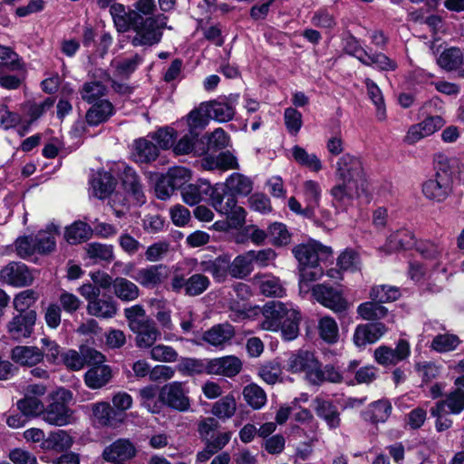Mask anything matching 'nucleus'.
<instances>
[{"label":"nucleus","instance_id":"obj_59","mask_svg":"<svg viewBox=\"0 0 464 464\" xmlns=\"http://www.w3.org/2000/svg\"><path fill=\"white\" fill-rule=\"evenodd\" d=\"M144 58L140 54L121 59L115 63L116 73L121 77H129L143 63Z\"/></svg>","mask_w":464,"mask_h":464},{"label":"nucleus","instance_id":"obj_61","mask_svg":"<svg viewBox=\"0 0 464 464\" xmlns=\"http://www.w3.org/2000/svg\"><path fill=\"white\" fill-rule=\"evenodd\" d=\"M165 178L175 189H182V188L187 186L186 184L191 179V172L185 167H173L169 169Z\"/></svg>","mask_w":464,"mask_h":464},{"label":"nucleus","instance_id":"obj_53","mask_svg":"<svg viewBox=\"0 0 464 464\" xmlns=\"http://www.w3.org/2000/svg\"><path fill=\"white\" fill-rule=\"evenodd\" d=\"M204 105L205 103H202L199 108L192 110L186 119L179 121L180 124H187L191 133H197L198 129H203L208 124V120Z\"/></svg>","mask_w":464,"mask_h":464},{"label":"nucleus","instance_id":"obj_24","mask_svg":"<svg viewBox=\"0 0 464 464\" xmlns=\"http://www.w3.org/2000/svg\"><path fill=\"white\" fill-rule=\"evenodd\" d=\"M417 240L414 234L408 229H399L388 237L382 249L386 252L407 250L415 247Z\"/></svg>","mask_w":464,"mask_h":464},{"label":"nucleus","instance_id":"obj_37","mask_svg":"<svg viewBox=\"0 0 464 464\" xmlns=\"http://www.w3.org/2000/svg\"><path fill=\"white\" fill-rule=\"evenodd\" d=\"M114 112L111 102L108 100H101L93 102V105L86 113V120L91 125H98L107 121Z\"/></svg>","mask_w":464,"mask_h":464},{"label":"nucleus","instance_id":"obj_9","mask_svg":"<svg viewBox=\"0 0 464 464\" xmlns=\"http://www.w3.org/2000/svg\"><path fill=\"white\" fill-rule=\"evenodd\" d=\"M445 124V121L441 116H430L422 121L411 125L405 137L404 141L412 145L420 140L432 135L434 132L441 129Z\"/></svg>","mask_w":464,"mask_h":464},{"label":"nucleus","instance_id":"obj_50","mask_svg":"<svg viewBox=\"0 0 464 464\" xmlns=\"http://www.w3.org/2000/svg\"><path fill=\"white\" fill-rule=\"evenodd\" d=\"M362 63L366 66H372L379 71H394L397 68L396 63L382 53H366Z\"/></svg>","mask_w":464,"mask_h":464},{"label":"nucleus","instance_id":"obj_12","mask_svg":"<svg viewBox=\"0 0 464 464\" xmlns=\"http://www.w3.org/2000/svg\"><path fill=\"white\" fill-rule=\"evenodd\" d=\"M36 322V312L30 310L13 317L7 324V333L13 340L21 341L31 336Z\"/></svg>","mask_w":464,"mask_h":464},{"label":"nucleus","instance_id":"obj_11","mask_svg":"<svg viewBox=\"0 0 464 464\" xmlns=\"http://www.w3.org/2000/svg\"><path fill=\"white\" fill-rule=\"evenodd\" d=\"M312 294L318 303L334 313H342L348 308V303L342 294L331 286L316 285L312 288Z\"/></svg>","mask_w":464,"mask_h":464},{"label":"nucleus","instance_id":"obj_56","mask_svg":"<svg viewBox=\"0 0 464 464\" xmlns=\"http://www.w3.org/2000/svg\"><path fill=\"white\" fill-rule=\"evenodd\" d=\"M237 410V402L232 395H227L218 401L212 407V413L218 419L226 420L231 418Z\"/></svg>","mask_w":464,"mask_h":464},{"label":"nucleus","instance_id":"obj_44","mask_svg":"<svg viewBox=\"0 0 464 464\" xmlns=\"http://www.w3.org/2000/svg\"><path fill=\"white\" fill-rule=\"evenodd\" d=\"M115 295L121 301L130 302L138 298L140 290L131 281L124 277H117L113 281Z\"/></svg>","mask_w":464,"mask_h":464},{"label":"nucleus","instance_id":"obj_8","mask_svg":"<svg viewBox=\"0 0 464 464\" xmlns=\"http://www.w3.org/2000/svg\"><path fill=\"white\" fill-rule=\"evenodd\" d=\"M238 97V94H230L228 97L206 102L205 112L208 118L218 122H227L235 116Z\"/></svg>","mask_w":464,"mask_h":464},{"label":"nucleus","instance_id":"obj_20","mask_svg":"<svg viewBox=\"0 0 464 464\" xmlns=\"http://www.w3.org/2000/svg\"><path fill=\"white\" fill-rule=\"evenodd\" d=\"M89 365L91 368L84 374V382L87 387L92 390L101 389L111 381L112 371L109 365L104 362Z\"/></svg>","mask_w":464,"mask_h":464},{"label":"nucleus","instance_id":"obj_58","mask_svg":"<svg viewBox=\"0 0 464 464\" xmlns=\"http://www.w3.org/2000/svg\"><path fill=\"white\" fill-rule=\"evenodd\" d=\"M17 407L24 415L36 417L42 416L44 405L38 398L25 394L17 401Z\"/></svg>","mask_w":464,"mask_h":464},{"label":"nucleus","instance_id":"obj_41","mask_svg":"<svg viewBox=\"0 0 464 464\" xmlns=\"http://www.w3.org/2000/svg\"><path fill=\"white\" fill-rule=\"evenodd\" d=\"M392 405L388 401H378L372 403L363 411V419L372 423L385 422L392 413Z\"/></svg>","mask_w":464,"mask_h":464},{"label":"nucleus","instance_id":"obj_57","mask_svg":"<svg viewBox=\"0 0 464 464\" xmlns=\"http://www.w3.org/2000/svg\"><path fill=\"white\" fill-rule=\"evenodd\" d=\"M460 343L459 338L451 334L436 335L430 344L432 350L438 353H449L454 351Z\"/></svg>","mask_w":464,"mask_h":464},{"label":"nucleus","instance_id":"obj_34","mask_svg":"<svg viewBox=\"0 0 464 464\" xmlns=\"http://www.w3.org/2000/svg\"><path fill=\"white\" fill-rule=\"evenodd\" d=\"M86 309L90 315L103 319L112 318L118 311L116 302L111 297L107 299L98 297L96 300H91Z\"/></svg>","mask_w":464,"mask_h":464},{"label":"nucleus","instance_id":"obj_29","mask_svg":"<svg viewBox=\"0 0 464 464\" xmlns=\"http://www.w3.org/2000/svg\"><path fill=\"white\" fill-rule=\"evenodd\" d=\"M451 183L447 179H440L437 177L430 179L422 185L424 196L431 200L441 202L447 198L451 191Z\"/></svg>","mask_w":464,"mask_h":464},{"label":"nucleus","instance_id":"obj_26","mask_svg":"<svg viewBox=\"0 0 464 464\" xmlns=\"http://www.w3.org/2000/svg\"><path fill=\"white\" fill-rule=\"evenodd\" d=\"M209 374L233 377L241 368V361L236 356H225L209 360Z\"/></svg>","mask_w":464,"mask_h":464},{"label":"nucleus","instance_id":"obj_28","mask_svg":"<svg viewBox=\"0 0 464 464\" xmlns=\"http://www.w3.org/2000/svg\"><path fill=\"white\" fill-rule=\"evenodd\" d=\"M213 190L208 181L199 180L196 184H188L183 187L181 189V197L186 204L194 206L198 204L207 196H210Z\"/></svg>","mask_w":464,"mask_h":464},{"label":"nucleus","instance_id":"obj_51","mask_svg":"<svg viewBox=\"0 0 464 464\" xmlns=\"http://www.w3.org/2000/svg\"><path fill=\"white\" fill-rule=\"evenodd\" d=\"M320 337L328 343H334L339 338V329L335 320L330 316H324L318 323Z\"/></svg>","mask_w":464,"mask_h":464},{"label":"nucleus","instance_id":"obj_30","mask_svg":"<svg viewBox=\"0 0 464 464\" xmlns=\"http://www.w3.org/2000/svg\"><path fill=\"white\" fill-rule=\"evenodd\" d=\"M11 357L18 364L32 367L44 360V353L36 346H16L12 350Z\"/></svg>","mask_w":464,"mask_h":464},{"label":"nucleus","instance_id":"obj_49","mask_svg":"<svg viewBox=\"0 0 464 464\" xmlns=\"http://www.w3.org/2000/svg\"><path fill=\"white\" fill-rule=\"evenodd\" d=\"M243 396L246 403L254 410L263 408L266 403V393L257 384L250 383L244 387Z\"/></svg>","mask_w":464,"mask_h":464},{"label":"nucleus","instance_id":"obj_52","mask_svg":"<svg viewBox=\"0 0 464 464\" xmlns=\"http://www.w3.org/2000/svg\"><path fill=\"white\" fill-rule=\"evenodd\" d=\"M324 275L318 263L304 266H299V287L301 291H308L309 284L320 279Z\"/></svg>","mask_w":464,"mask_h":464},{"label":"nucleus","instance_id":"obj_7","mask_svg":"<svg viewBox=\"0 0 464 464\" xmlns=\"http://www.w3.org/2000/svg\"><path fill=\"white\" fill-rule=\"evenodd\" d=\"M188 390L185 382H171L161 388V398L164 406H168L178 411H188L190 408V401L188 396Z\"/></svg>","mask_w":464,"mask_h":464},{"label":"nucleus","instance_id":"obj_64","mask_svg":"<svg viewBox=\"0 0 464 464\" xmlns=\"http://www.w3.org/2000/svg\"><path fill=\"white\" fill-rule=\"evenodd\" d=\"M179 368L188 375L209 374V360L185 358L180 362Z\"/></svg>","mask_w":464,"mask_h":464},{"label":"nucleus","instance_id":"obj_22","mask_svg":"<svg viewBox=\"0 0 464 464\" xmlns=\"http://www.w3.org/2000/svg\"><path fill=\"white\" fill-rule=\"evenodd\" d=\"M167 276V267L158 265L139 269L132 278L145 287L153 288L162 283Z\"/></svg>","mask_w":464,"mask_h":464},{"label":"nucleus","instance_id":"obj_1","mask_svg":"<svg viewBox=\"0 0 464 464\" xmlns=\"http://www.w3.org/2000/svg\"><path fill=\"white\" fill-rule=\"evenodd\" d=\"M263 321L260 328L266 331H281L285 341L295 340L299 334L301 314L292 303L271 301L262 308Z\"/></svg>","mask_w":464,"mask_h":464},{"label":"nucleus","instance_id":"obj_2","mask_svg":"<svg viewBox=\"0 0 464 464\" xmlns=\"http://www.w3.org/2000/svg\"><path fill=\"white\" fill-rule=\"evenodd\" d=\"M285 369L291 373H304V380L312 386L319 387L325 382L338 383L342 382V374L332 365L324 368L314 354L308 351L299 350L290 354Z\"/></svg>","mask_w":464,"mask_h":464},{"label":"nucleus","instance_id":"obj_6","mask_svg":"<svg viewBox=\"0 0 464 464\" xmlns=\"http://www.w3.org/2000/svg\"><path fill=\"white\" fill-rule=\"evenodd\" d=\"M292 252L298 261L299 266L317 264L320 260L327 259L333 254L331 247L323 246L314 240L295 246Z\"/></svg>","mask_w":464,"mask_h":464},{"label":"nucleus","instance_id":"obj_36","mask_svg":"<svg viewBox=\"0 0 464 464\" xmlns=\"http://www.w3.org/2000/svg\"><path fill=\"white\" fill-rule=\"evenodd\" d=\"M159 156L158 146L147 139H139L134 142L132 157L135 161L148 163L155 160Z\"/></svg>","mask_w":464,"mask_h":464},{"label":"nucleus","instance_id":"obj_35","mask_svg":"<svg viewBox=\"0 0 464 464\" xmlns=\"http://www.w3.org/2000/svg\"><path fill=\"white\" fill-rule=\"evenodd\" d=\"M115 179L112 175L107 171H98L92 177L91 185L95 197L104 198L108 197L114 189Z\"/></svg>","mask_w":464,"mask_h":464},{"label":"nucleus","instance_id":"obj_47","mask_svg":"<svg viewBox=\"0 0 464 464\" xmlns=\"http://www.w3.org/2000/svg\"><path fill=\"white\" fill-rule=\"evenodd\" d=\"M365 86L367 90V93L372 103L376 107V117L378 121H385L386 115V108L384 104V99L382 96V92L379 86L371 79H365Z\"/></svg>","mask_w":464,"mask_h":464},{"label":"nucleus","instance_id":"obj_18","mask_svg":"<svg viewBox=\"0 0 464 464\" xmlns=\"http://www.w3.org/2000/svg\"><path fill=\"white\" fill-rule=\"evenodd\" d=\"M410 354V345L407 341L400 340L395 349L381 346L374 352L375 360L382 365L396 364Z\"/></svg>","mask_w":464,"mask_h":464},{"label":"nucleus","instance_id":"obj_62","mask_svg":"<svg viewBox=\"0 0 464 464\" xmlns=\"http://www.w3.org/2000/svg\"><path fill=\"white\" fill-rule=\"evenodd\" d=\"M400 295L399 288L390 285H377L372 287L370 292L371 299L380 304L395 301Z\"/></svg>","mask_w":464,"mask_h":464},{"label":"nucleus","instance_id":"obj_4","mask_svg":"<svg viewBox=\"0 0 464 464\" xmlns=\"http://www.w3.org/2000/svg\"><path fill=\"white\" fill-rule=\"evenodd\" d=\"M366 192L365 181L357 182L350 179H337L330 194L336 208L346 210L353 200Z\"/></svg>","mask_w":464,"mask_h":464},{"label":"nucleus","instance_id":"obj_45","mask_svg":"<svg viewBox=\"0 0 464 464\" xmlns=\"http://www.w3.org/2000/svg\"><path fill=\"white\" fill-rule=\"evenodd\" d=\"M92 234V229L88 224L76 221L66 227L64 237L69 244L74 245L88 240Z\"/></svg>","mask_w":464,"mask_h":464},{"label":"nucleus","instance_id":"obj_25","mask_svg":"<svg viewBox=\"0 0 464 464\" xmlns=\"http://www.w3.org/2000/svg\"><path fill=\"white\" fill-rule=\"evenodd\" d=\"M140 406L149 412L160 413L164 408V401L161 398V389L155 385H147L139 391Z\"/></svg>","mask_w":464,"mask_h":464},{"label":"nucleus","instance_id":"obj_16","mask_svg":"<svg viewBox=\"0 0 464 464\" xmlns=\"http://www.w3.org/2000/svg\"><path fill=\"white\" fill-rule=\"evenodd\" d=\"M387 331L382 323L359 324L353 334V343L357 347L376 343Z\"/></svg>","mask_w":464,"mask_h":464},{"label":"nucleus","instance_id":"obj_48","mask_svg":"<svg viewBox=\"0 0 464 464\" xmlns=\"http://www.w3.org/2000/svg\"><path fill=\"white\" fill-rule=\"evenodd\" d=\"M253 271V260L249 252L237 256L230 264L229 274L235 278H245Z\"/></svg>","mask_w":464,"mask_h":464},{"label":"nucleus","instance_id":"obj_33","mask_svg":"<svg viewBox=\"0 0 464 464\" xmlns=\"http://www.w3.org/2000/svg\"><path fill=\"white\" fill-rule=\"evenodd\" d=\"M235 335V329L229 324H219L208 330L203 340L208 343L219 347L229 342Z\"/></svg>","mask_w":464,"mask_h":464},{"label":"nucleus","instance_id":"obj_10","mask_svg":"<svg viewBox=\"0 0 464 464\" xmlns=\"http://www.w3.org/2000/svg\"><path fill=\"white\" fill-rule=\"evenodd\" d=\"M335 177L337 179H350L357 182L365 181L362 160L348 153L343 155L336 162Z\"/></svg>","mask_w":464,"mask_h":464},{"label":"nucleus","instance_id":"obj_31","mask_svg":"<svg viewBox=\"0 0 464 464\" xmlns=\"http://www.w3.org/2000/svg\"><path fill=\"white\" fill-rule=\"evenodd\" d=\"M437 63L445 71L458 72L460 76V71L464 67L463 53L457 47L445 49L438 57Z\"/></svg>","mask_w":464,"mask_h":464},{"label":"nucleus","instance_id":"obj_43","mask_svg":"<svg viewBox=\"0 0 464 464\" xmlns=\"http://www.w3.org/2000/svg\"><path fill=\"white\" fill-rule=\"evenodd\" d=\"M302 195L306 203V210H314L319 207L322 197V188L319 182L313 179L304 181Z\"/></svg>","mask_w":464,"mask_h":464},{"label":"nucleus","instance_id":"obj_27","mask_svg":"<svg viewBox=\"0 0 464 464\" xmlns=\"http://www.w3.org/2000/svg\"><path fill=\"white\" fill-rule=\"evenodd\" d=\"M254 283L259 287L262 295L269 297H283L285 289L281 280L270 274L256 275Z\"/></svg>","mask_w":464,"mask_h":464},{"label":"nucleus","instance_id":"obj_46","mask_svg":"<svg viewBox=\"0 0 464 464\" xmlns=\"http://www.w3.org/2000/svg\"><path fill=\"white\" fill-rule=\"evenodd\" d=\"M357 313L362 319L375 321L384 318L388 314V309L377 301H368L358 305Z\"/></svg>","mask_w":464,"mask_h":464},{"label":"nucleus","instance_id":"obj_3","mask_svg":"<svg viewBox=\"0 0 464 464\" xmlns=\"http://www.w3.org/2000/svg\"><path fill=\"white\" fill-rule=\"evenodd\" d=\"M165 16H158L157 18L141 17L139 23L133 28L136 32L131 39L133 46H151L160 43L162 37L161 29L165 26Z\"/></svg>","mask_w":464,"mask_h":464},{"label":"nucleus","instance_id":"obj_55","mask_svg":"<svg viewBox=\"0 0 464 464\" xmlns=\"http://www.w3.org/2000/svg\"><path fill=\"white\" fill-rule=\"evenodd\" d=\"M211 203L213 208L219 213L226 215L237 204L236 195L229 192V194L222 195L217 189H214L210 194Z\"/></svg>","mask_w":464,"mask_h":464},{"label":"nucleus","instance_id":"obj_39","mask_svg":"<svg viewBox=\"0 0 464 464\" xmlns=\"http://www.w3.org/2000/svg\"><path fill=\"white\" fill-rule=\"evenodd\" d=\"M199 270L211 274L217 282L221 283L225 281L227 272H229V261L221 256L214 260L202 261L199 265Z\"/></svg>","mask_w":464,"mask_h":464},{"label":"nucleus","instance_id":"obj_32","mask_svg":"<svg viewBox=\"0 0 464 464\" xmlns=\"http://www.w3.org/2000/svg\"><path fill=\"white\" fill-rule=\"evenodd\" d=\"M445 407L452 414H459L464 411V391L455 389L450 392L445 400L438 401L430 410V414H439L440 411H444Z\"/></svg>","mask_w":464,"mask_h":464},{"label":"nucleus","instance_id":"obj_23","mask_svg":"<svg viewBox=\"0 0 464 464\" xmlns=\"http://www.w3.org/2000/svg\"><path fill=\"white\" fill-rule=\"evenodd\" d=\"M136 449L133 444L125 439L114 441L103 450L102 456L106 461L127 460L134 457Z\"/></svg>","mask_w":464,"mask_h":464},{"label":"nucleus","instance_id":"obj_14","mask_svg":"<svg viewBox=\"0 0 464 464\" xmlns=\"http://www.w3.org/2000/svg\"><path fill=\"white\" fill-rule=\"evenodd\" d=\"M42 419L52 426H66L74 420L73 411L63 402L52 401L44 407Z\"/></svg>","mask_w":464,"mask_h":464},{"label":"nucleus","instance_id":"obj_42","mask_svg":"<svg viewBox=\"0 0 464 464\" xmlns=\"http://www.w3.org/2000/svg\"><path fill=\"white\" fill-rule=\"evenodd\" d=\"M294 160L301 166L312 171L319 172L323 169L321 160L314 153H309L304 148L295 145L292 148Z\"/></svg>","mask_w":464,"mask_h":464},{"label":"nucleus","instance_id":"obj_13","mask_svg":"<svg viewBox=\"0 0 464 464\" xmlns=\"http://www.w3.org/2000/svg\"><path fill=\"white\" fill-rule=\"evenodd\" d=\"M0 277L8 285L22 287L29 285L34 276L28 267L21 262H11L0 272Z\"/></svg>","mask_w":464,"mask_h":464},{"label":"nucleus","instance_id":"obj_19","mask_svg":"<svg viewBox=\"0 0 464 464\" xmlns=\"http://www.w3.org/2000/svg\"><path fill=\"white\" fill-rule=\"evenodd\" d=\"M313 407L316 415L326 423L330 430H335L341 425L340 412L331 401L316 397L313 401Z\"/></svg>","mask_w":464,"mask_h":464},{"label":"nucleus","instance_id":"obj_15","mask_svg":"<svg viewBox=\"0 0 464 464\" xmlns=\"http://www.w3.org/2000/svg\"><path fill=\"white\" fill-rule=\"evenodd\" d=\"M110 14L118 32L125 33L139 23L141 16L132 9L122 4H113L111 6Z\"/></svg>","mask_w":464,"mask_h":464},{"label":"nucleus","instance_id":"obj_17","mask_svg":"<svg viewBox=\"0 0 464 464\" xmlns=\"http://www.w3.org/2000/svg\"><path fill=\"white\" fill-rule=\"evenodd\" d=\"M130 331L136 334L135 343L137 347L140 349L152 347L161 336L155 322L151 319L142 321L136 327L131 328Z\"/></svg>","mask_w":464,"mask_h":464},{"label":"nucleus","instance_id":"obj_60","mask_svg":"<svg viewBox=\"0 0 464 464\" xmlns=\"http://www.w3.org/2000/svg\"><path fill=\"white\" fill-rule=\"evenodd\" d=\"M92 415L102 426H112L114 411L109 402L100 401L92 404Z\"/></svg>","mask_w":464,"mask_h":464},{"label":"nucleus","instance_id":"obj_21","mask_svg":"<svg viewBox=\"0 0 464 464\" xmlns=\"http://www.w3.org/2000/svg\"><path fill=\"white\" fill-rule=\"evenodd\" d=\"M60 235V227L54 223L48 224L44 229L34 237L37 254L47 255L54 251L56 237Z\"/></svg>","mask_w":464,"mask_h":464},{"label":"nucleus","instance_id":"obj_38","mask_svg":"<svg viewBox=\"0 0 464 464\" xmlns=\"http://www.w3.org/2000/svg\"><path fill=\"white\" fill-rule=\"evenodd\" d=\"M225 186L228 192L236 196H247L253 189L251 179L238 172L230 174Z\"/></svg>","mask_w":464,"mask_h":464},{"label":"nucleus","instance_id":"obj_5","mask_svg":"<svg viewBox=\"0 0 464 464\" xmlns=\"http://www.w3.org/2000/svg\"><path fill=\"white\" fill-rule=\"evenodd\" d=\"M105 356L94 348L82 345L79 351L70 349L61 355V362L72 371H80L90 363L104 362Z\"/></svg>","mask_w":464,"mask_h":464},{"label":"nucleus","instance_id":"obj_40","mask_svg":"<svg viewBox=\"0 0 464 464\" xmlns=\"http://www.w3.org/2000/svg\"><path fill=\"white\" fill-rule=\"evenodd\" d=\"M121 179L124 188L134 197L137 203H144L145 198L142 188L134 169L130 167L125 166L123 168Z\"/></svg>","mask_w":464,"mask_h":464},{"label":"nucleus","instance_id":"obj_54","mask_svg":"<svg viewBox=\"0 0 464 464\" xmlns=\"http://www.w3.org/2000/svg\"><path fill=\"white\" fill-rule=\"evenodd\" d=\"M106 86L98 81L85 82L81 91L82 99L88 103L99 102L106 93Z\"/></svg>","mask_w":464,"mask_h":464},{"label":"nucleus","instance_id":"obj_63","mask_svg":"<svg viewBox=\"0 0 464 464\" xmlns=\"http://www.w3.org/2000/svg\"><path fill=\"white\" fill-rule=\"evenodd\" d=\"M282 369L277 362H269L261 365L258 369V376L267 384H275L281 382Z\"/></svg>","mask_w":464,"mask_h":464}]
</instances>
